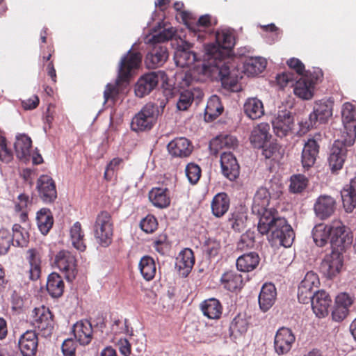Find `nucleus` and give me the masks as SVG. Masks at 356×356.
<instances>
[{"label": "nucleus", "instance_id": "54", "mask_svg": "<svg viewBox=\"0 0 356 356\" xmlns=\"http://www.w3.org/2000/svg\"><path fill=\"white\" fill-rule=\"evenodd\" d=\"M31 204L29 197L25 194L18 195L15 202V210L19 213L20 220L25 222L27 219L28 207Z\"/></svg>", "mask_w": 356, "mask_h": 356}, {"label": "nucleus", "instance_id": "13", "mask_svg": "<svg viewBox=\"0 0 356 356\" xmlns=\"http://www.w3.org/2000/svg\"><path fill=\"white\" fill-rule=\"evenodd\" d=\"M165 74L163 71L152 72L141 76L135 86V94L138 97H143L154 90L160 79L164 80Z\"/></svg>", "mask_w": 356, "mask_h": 356}, {"label": "nucleus", "instance_id": "16", "mask_svg": "<svg viewBox=\"0 0 356 356\" xmlns=\"http://www.w3.org/2000/svg\"><path fill=\"white\" fill-rule=\"evenodd\" d=\"M330 243L332 249L342 250L346 245L352 243V237L346 232V229L340 220H334L330 224Z\"/></svg>", "mask_w": 356, "mask_h": 356}, {"label": "nucleus", "instance_id": "51", "mask_svg": "<svg viewBox=\"0 0 356 356\" xmlns=\"http://www.w3.org/2000/svg\"><path fill=\"white\" fill-rule=\"evenodd\" d=\"M70 240L72 245L77 250L83 252L86 250V245L84 243V234L81 229L80 222H76L71 227L70 231Z\"/></svg>", "mask_w": 356, "mask_h": 356}, {"label": "nucleus", "instance_id": "15", "mask_svg": "<svg viewBox=\"0 0 356 356\" xmlns=\"http://www.w3.org/2000/svg\"><path fill=\"white\" fill-rule=\"evenodd\" d=\"M32 324L42 332L43 335H49L54 327L52 315L49 309L44 306L35 308L33 312Z\"/></svg>", "mask_w": 356, "mask_h": 356}, {"label": "nucleus", "instance_id": "14", "mask_svg": "<svg viewBox=\"0 0 356 356\" xmlns=\"http://www.w3.org/2000/svg\"><path fill=\"white\" fill-rule=\"evenodd\" d=\"M142 59V55L138 52H132L129 50L119 63L118 79L121 81H126L132 75L133 72L137 69Z\"/></svg>", "mask_w": 356, "mask_h": 356}, {"label": "nucleus", "instance_id": "22", "mask_svg": "<svg viewBox=\"0 0 356 356\" xmlns=\"http://www.w3.org/2000/svg\"><path fill=\"white\" fill-rule=\"evenodd\" d=\"M222 172L231 181L235 180L239 175V165L235 156L230 152H225L220 156Z\"/></svg>", "mask_w": 356, "mask_h": 356}, {"label": "nucleus", "instance_id": "23", "mask_svg": "<svg viewBox=\"0 0 356 356\" xmlns=\"http://www.w3.org/2000/svg\"><path fill=\"white\" fill-rule=\"evenodd\" d=\"M336 202L334 199L326 195H320L314 204L316 216L321 219H326L334 212Z\"/></svg>", "mask_w": 356, "mask_h": 356}, {"label": "nucleus", "instance_id": "60", "mask_svg": "<svg viewBox=\"0 0 356 356\" xmlns=\"http://www.w3.org/2000/svg\"><path fill=\"white\" fill-rule=\"evenodd\" d=\"M140 228L145 232L149 234L154 232L158 226L156 218L152 215H147L140 222Z\"/></svg>", "mask_w": 356, "mask_h": 356}, {"label": "nucleus", "instance_id": "31", "mask_svg": "<svg viewBox=\"0 0 356 356\" xmlns=\"http://www.w3.org/2000/svg\"><path fill=\"white\" fill-rule=\"evenodd\" d=\"M38 337L33 331H26L19 340V348L23 356H34L38 348Z\"/></svg>", "mask_w": 356, "mask_h": 356}, {"label": "nucleus", "instance_id": "24", "mask_svg": "<svg viewBox=\"0 0 356 356\" xmlns=\"http://www.w3.org/2000/svg\"><path fill=\"white\" fill-rule=\"evenodd\" d=\"M321 136V134H318L315 136L316 139L309 138L305 143L302 152V164L304 168L308 169L314 164L319 149L317 140L320 139Z\"/></svg>", "mask_w": 356, "mask_h": 356}, {"label": "nucleus", "instance_id": "7", "mask_svg": "<svg viewBox=\"0 0 356 356\" xmlns=\"http://www.w3.org/2000/svg\"><path fill=\"white\" fill-rule=\"evenodd\" d=\"M181 17L189 30V35L197 40H202L207 33V29L211 26L209 15H202L196 21L190 13L183 11Z\"/></svg>", "mask_w": 356, "mask_h": 356}, {"label": "nucleus", "instance_id": "50", "mask_svg": "<svg viewBox=\"0 0 356 356\" xmlns=\"http://www.w3.org/2000/svg\"><path fill=\"white\" fill-rule=\"evenodd\" d=\"M138 268L143 277L147 280H152L156 273V267L154 260L149 256H144L140 259Z\"/></svg>", "mask_w": 356, "mask_h": 356}, {"label": "nucleus", "instance_id": "1", "mask_svg": "<svg viewBox=\"0 0 356 356\" xmlns=\"http://www.w3.org/2000/svg\"><path fill=\"white\" fill-rule=\"evenodd\" d=\"M270 193L267 188H259L253 198L252 210L259 219L258 231L263 235L268 234L270 241L275 245L290 247L294 239L293 231L286 220L277 216V211L270 207Z\"/></svg>", "mask_w": 356, "mask_h": 356}, {"label": "nucleus", "instance_id": "45", "mask_svg": "<svg viewBox=\"0 0 356 356\" xmlns=\"http://www.w3.org/2000/svg\"><path fill=\"white\" fill-rule=\"evenodd\" d=\"M36 221L39 230L43 235H46L52 227L54 223L53 216L49 209L42 208L38 211Z\"/></svg>", "mask_w": 356, "mask_h": 356}, {"label": "nucleus", "instance_id": "21", "mask_svg": "<svg viewBox=\"0 0 356 356\" xmlns=\"http://www.w3.org/2000/svg\"><path fill=\"white\" fill-rule=\"evenodd\" d=\"M37 189L40 197L44 202H52L57 197L54 181L48 175H43L38 178Z\"/></svg>", "mask_w": 356, "mask_h": 356}, {"label": "nucleus", "instance_id": "30", "mask_svg": "<svg viewBox=\"0 0 356 356\" xmlns=\"http://www.w3.org/2000/svg\"><path fill=\"white\" fill-rule=\"evenodd\" d=\"M277 291L275 285L272 283L264 284L259 295V305L260 309L267 312L275 302Z\"/></svg>", "mask_w": 356, "mask_h": 356}, {"label": "nucleus", "instance_id": "42", "mask_svg": "<svg viewBox=\"0 0 356 356\" xmlns=\"http://www.w3.org/2000/svg\"><path fill=\"white\" fill-rule=\"evenodd\" d=\"M229 198L225 193H218L214 196L211 202L213 214L216 217L222 216L229 209Z\"/></svg>", "mask_w": 356, "mask_h": 356}, {"label": "nucleus", "instance_id": "17", "mask_svg": "<svg viewBox=\"0 0 356 356\" xmlns=\"http://www.w3.org/2000/svg\"><path fill=\"white\" fill-rule=\"evenodd\" d=\"M295 341L296 337L291 329L285 327L280 328L275 336V352L279 355L287 353L291 349Z\"/></svg>", "mask_w": 356, "mask_h": 356}, {"label": "nucleus", "instance_id": "33", "mask_svg": "<svg viewBox=\"0 0 356 356\" xmlns=\"http://www.w3.org/2000/svg\"><path fill=\"white\" fill-rule=\"evenodd\" d=\"M314 85L315 83L310 78L301 76L294 85V94L302 99H311L314 96Z\"/></svg>", "mask_w": 356, "mask_h": 356}, {"label": "nucleus", "instance_id": "26", "mask_svg": "<svg viewBox=\"0 0 356 356\" xmlns=\"http://www.w3.org/2000/svg\"><path fill=\"white\" fill-rule=\"evenodd\" d=\"M152 48L147 54L145 64L148 68L161 66L168 57L165 47L159 44H150Z\"/></svg>", "mask_w": 356, "mask_h": 356}, {"label": "nucleus", "instance_id": "6", "mask_svg": "<svg viewBox=\"0 0 356 356\" xmlns=\"http://www.w3.org/2000/svg\"><path fill=\"white\" fill-rule=\"evenodd\" d=\"M94 234L97 243L103 247L108 246L112 241L113 223L111 216L107 211H101L96 218Z\"/></svg>", "mask_w": 356, "mask_h": 356}, {"label": "nucleus", "instance_id": "63", "mask_svg": "<svg viewBox=\"0 0 356 356\" xmlns=\"http://www.w3.org/2000/svg\"><path fill=\"white\" fill-rule=\"evenodd\" d=\"M76 344L71 339L65 340L62 344V351L64 356H75Z\"/></svg>", "mask_w": 356, "mask_h": 356}, {"label": "nucleus", "instance_id": "62", "mask_svg": "<svg viewBox=\"0 0 356 356\" xmlns=\"http://www.w3.org/2000/svg\"><path fill=\"white\" fill-rule=\"evenodd\" d=\"M353 298L347 293H340L335 299V304L341 307L349 309L353 304Z\"/></svg>", "mask_w": 356, "mask_h": 356}, {"label": "nucleus", "instance_id": "61", "mask_svg": "<svg viewBox=\"0 0 356 356\" xmlns=\"http://www.w3.org/2000/svg\"><path fill=\"white\" fill-rule=\"evenodd\" d=\"M13 156L11 150L7 147L5 138H0V161L9 163L13 160Z\"/></svg>", "mask_w": 356, "mask_h": 356}, {"label": "nucleus", "instance_id": "19", "mask_svg": "<svg viewBox=\"0 0 356 356\" xmlns=\"http://www.w3.org/2000/svg\"><path fill=\"white\" fill-rule=\"evenodd\" d=\"M314 313L318 318H323L329 313L331 298L325 291H318L310 299Z\"/></svg>", "mask_w": 356, "mask_h": 356}, {"label": "nucleus", "instance_id": "32", "mask_svg": "<svg viewBox=\"0 0 356 356\" xmlns=\"http://www.w3.org/2000/svg\"><path fill=\"white\" fill-rule=\"evenodd\" d=\"M74 337L83 346L88 345L92 339V327L88 321L76 322L72 328Z\"/></svg>", "mask_w": 356, "mask_h": 356}, {"label": "nucleus", "instance_id": "40", "mask_svg": "<svg viewBox=\"0 0 356 356\" xmlns=\"http://www.w3.org/2000/svg\"><path fill=\"white\" fill-rule=\"evenodd\" d=\"M237 145L236 138L230 135H220L213 138L209 144V148L214 154L220 150L227 148H234Z\"/></svg>", "mask_w": 356, "mask_h": 356}, {"label": "nucleus", "instance_id": "35", "mask_svg": "<svg viewBox=\"0 0 356 356\" xmlns=\"http://www.w3.org/2000/svg\"><path fill=\"white\" fill-rule=\"evenodd\" d=\"M341 193L346 211L351 213L356 207V176L343 188Z\"/></svg>", "mask_w": 356, "mask_h": 356}, {"label": "nucleus", "instance_id": "27", "mask_svg": "<svg viewBox=\"0 0 356 356\" xmlns=\"http://www.w3.org/2000/svg\"><path fill=\"white\" fill-rule=\"evenodd\" d=\"M270 130V124L266 122H261L253 127L250 140L254 147L261 148L270 140L271 138Z\"/></svg>", "mask_w": 356, "mask_h": 356}, {"label": "nucleus", "instance_id": "56", "mask_svg": "<svg viewBox=\"0 0 356 356\" xmlns=\"http://www.w3.org/2000/svg\"><path fill=\"white\" fill-rule=\"evenodd\" d=\"M290 190L294 193H301L307 186L308 180L302 175H295L291 177Z\"/></svg>", "mask_w": 356, "mask_h": 356}, {"label": "nucleus", "instance_id": "43", "mask_svg": "<svg viewBox=\"0 0 356 356\" xmlns=\"http://www.w3.org/2000/svg\"><path fill=\"white\" fill-rule=\"evenodd\" d=\"M26 258L30 264L29 277L32 280H36L40 275V254L36 249H29L27 251Z\"/></svg>", "mask_w": 356, "mask_h": 356}, {"label": "nucleus", "instance_id": "47", "mask_svg": "<svg viewBox=\"0 0 356 356\" xmlns=\"http://www.w3.org/2000/svg\"><path fill=\"white\" fill-rule=\"evenodd\" d=\"M47 290L54 298L60 297L64 291V282L56 273H51L47 278Z\"/></svg>", "mask_w": 356, "mask_h": 356}, {"label": "nucleus", "instance_id": "57", "mask_svg": "<svg viewBox=\"0 0 356 356\" xmlns=\"http://www.w3.org/2000/svg\"><path fill=\"white\" fill-rule=\"evenodd\" d=\"M185 172L191 184H197L201 176L200 168L194 163H190L186 166Z\"/></svg>", "mask_w": 356, "mask_h": 356}, {"label": "nucleus", "instance_id": "37", "mask_svg": "<svg viewBox=\"0 0 356 356\" xmlns=\"http://www.w3.org/2000/svg\"><path fill=\"white\" fill-rule=\"evenodd\" d=\"M149 200L156 208H166L170 204L169 191L166 188H153L149 192Z\"/></svg>", "mask_w": 356, "mask_h": 356}, {"label": "nucleus", "instance_id": "52", "mask_svg": "<svg viewBox=\"0 0 356 356\" xmlns=\"http://www.w3.org/2000/svg\"><path fill=\"white\" fill-rule=\"evenodd\" d=\"M248 321L245 316H236L231 323L230 332L232 336L237 338L244 334L248 329Z\"/></svg>", "mask_w": 356, "mask_h": 356}, {"label": "nucleus", "instance_id": "29", "mask_svg": "<svg viewBox=\"0 0 356 356\" xmlns=\"http://www.w3.org/2000/svg\"><path fill=\"white\" fill-rule=\"evenodd\" d=\"M168 149L172 156L184 158L191 154L193 147L187 138L180 137L170 141L168 145Z\"/></svg>", "mask_w": 356, "mask_h": 356}, {"label": "nucleus", "instance_id": "11", "mask_svg": "<svg viewBox=\"0 0 356 356\" xmlns=\"http://www.w3.org/2000/svg\"><path fill=\"white\" fill-rule=\"evenodd\" d=\"M340 250L332 249L323 259L320 270L327 278H332L338 275L343 266V256Z\"/></svg>", "mask_w": 356, "mask_h": 356}, {"label": "nucleus", "instance_id": "64", "mask_svg": "<svg viewBox=\"0 0 356 356\" xmlns=\"http://www.w3.org/2000/svg\"><path fill=\"white\" fill-rule=\"evenodd\" d=\"M348 313V309L335 304L334 310L332 313V318L335 321H341L346 317Z\"/></svg>", "mask_w": 356, "mask_h": 356}, {"label": "nucleus", "instance_id": "58", "mask_svg": "<svg viewBox=\"0 0 356 356\" xmlns=\"http://www.w3.org/2000/svg\"><path fill=\"white\" fill-rule=\"evenodd\" d=\"M254 245V232L248 231L243 234L237 243V249L243 251L253 248Z\"/></svg>", "mask_w": 356, "mask_h": 356}, {"label": "nucleus", "instance_id": "9", "mask_svg": "<svg viewBox=\"0 0 356 356\" xmlns=\"http://www.w3.org/2000/svg\"><path fill=\"white\" fill-rule=\"evenodd\" d=\"M191 44L182 41L178 44L174 55V60L177 67L185 68L195 66L197 64L201 65L203 59L197 58L194 51L191 50Z\"/></svg>", "mask_w": 356, "mask_h": 356}, {"label": "nucleus", "instance_id": "36", "mask_svg": "<svg viewBox=\"0 0 356 356\" xmlns=\"http://www.w3.org/2000/svg\"><path fill=\"white\" fill-rule=\"evenodd\" d=\"M32 141L30 137L25 134H19L16 136L15 149L17 157L26 162L29 160L31 156Z\"/></svg>", "mask_w": 356, "mask_h": 356}, {"label": "nucleus", "instance_id": "28", "mask_svg": "<svg viewBox=\"0 0 356 356\" xmlns=\"http://www.w3.org/2000/svg\"><path fill=\"white\" fill-rule=\"evenodd\" d=\"M195 263L193 251L185 248L179 252L176 258L175 266L182 277H187Z\"/></svg>", "mask_w": 356, "mask_h": 356}, {"label": "nucleus", "instance_id": "12", "mask_svg": "<svg viewBox=\"0 0 356 356\" xmlns=\"http://www.w3.org/2000/svg\"><path fill=\"white\" fill-rule=\"evenodd\" d=\"M55 264L67 281L72 282L75 278L77 273L76 260L71 252L66 250L60 251L56 255Z\"/></svg>", "mask_w": 356, "mask_h": 356}, {"label": "nucleus", "instance_id": "10", "mask_svg": "<svg viewBox=\"0 0 356 356\" xmlns=\"http://www.w3.org/2000/svg\"><path fill=\"white\" fill-rule=\"evenodd\" d=\"M342 122L346 132L342 136L347 138L348 145H353L356 137V108L350 103L343 104L341 111Z\"/></svg>", "mask_w": 356, "mask_h": 356}, {"label": "nucleus", "instance_id": "44", "mask_svg": "<svg viewBox=\"0 0 356 356\" xmlns=\"http://www.w3.org/2000/svg\"><path fill=\"white\" fill-rule=\"evenodd\" d=\"M267 62L261 57H252L247 59L243 65V71L248 76H255L263 72Z\"/></svg>", "mask_w": 356, "mask_h": 356}, {"label": "nucleus", "instance_id": "20", "mask_svg": "<svg viewBox=\"0 0 356 356\" xmlns=\"http://www.w3.org/2000/svg\"><path fill=\"white\" fill-rule=\"evenodd\" d=\"M272 123L273 131L276 136L282 138L288 135L291 131L293 118L291 112L280 111Z\"/></svg>", "mask_w": 356, "mask_h": 356}, {"label": "nucleus", "instance_id": "41", "mask_svg": "<svg viewBox=\"0 0 356 356\" xmlns=\"http://www.w3.org/2000/svg\"><path fill=\"white\" fill-rule=\"evenodd\" d=\"M259 257L256 252H250L240 256L236 260L237 269L241 272L254 270L259 264Z\"/></svg>", "mask_w": 356, "mask_h": 356}, {"label": "nucleus", "instance_id": "55", "mask_svg": "<svg viewBox=\"0 0 356 356\" xmlns=\"http://www.w3.org/2000/svg\"><path fill=\"white\" fill-rule=\"evenodd\" d=\"M263 155L266 159L272 160H279L282 157L283 150L282 147L276 143H270L268 146H263Z\"/></svg>", "mask_w": 356, "mask_h": 356}, {"label": "nucleus", "instance_id": "18", "mask_svg": "<svg viewBox=\"0 0 356 356\" xmlns=\"http://www.w3.org/2000/svg\"><path fill=\"white\" fill-rule=\"evenodd\" d=\"M319 284V279L315 273L307 272L301 281L298 291V298L300 302H308L312 298V296L314 293L312 290L314 287H318Z\"/></svg>", "mask_w": 356, "mask_h": 356}, {"label": "nucleus", "instance_id": "38", "mask_svg": "<svg viewBox=\"0 0 356 356\" xmlns=\"http://www.w3.org/2000/svg\"><path fill=\"white\" fill-rule=\"evenodd\" d=\"M203 314L210 319H218L222 313V306L216 298H209L201 304Z\"/></svg>", "mask_w": 356, "mask_h": 356}, {"label": "nucleus", "instance_id": "48", "mask_svg": "<svg viewBox=\"0 0 356 356\" xmlns=\"http://www.w3.org/2000/svg\"><path fill=\"white\" fill-rule=\"evenodd\" d=\"M223 107L220 98L217 95H212L208 100L204 111L207 121H212L218 117L222 112Z\"/></svg>", "mask_w": 356, "mask_h": 356}, {"label": "nucleus", "instance_id": "59", "mask_svg": "<svg viewBox=\"0 0 356 356\" xmlns=\"http://www.w3.org/2000/svg\"><path fill=\"white\" fill-rule=\"evenodd\" d=\"M12 243V237L10 232L6 229H0V254H5L9 250Z\"/></svg>", "mask_w": 356, "mask_h": 356}, {"label": "nucleus", "instance_id": "39", "mask_svg": "<svg viewBox=\"0 0 356 356\" xmlns=\"http://www.w3.org/2000/svg\"><path fill=\"white\" fill-rule=\"evenodd\" d=\"M203 95V92L200 88H193V90H185L179 95L177 107L179 111H186L194 99H202Z\"/></svg>", "mask_w": 356, "mask_h": 356}, {"label": "nucleus", "instance_id": "3", "mask_svg": "<svg viewBox=\"0 0 356 356\" xmlns=\"http://www.w3.org/2000/svg\"><path fill=\"white\" fill-rule=\"evenodd\" d=\"M216 43L207 44L204 47V54L203 57L207 55V49L209 47H213L216 51L212 52L210 56L209 63L213 65H218L220 67H227L230 73L235 76L230 70V66L228 62L225 61V57L229 54L230 49L234 45V37L232 31L227 29H222L217 31L216 33Z\"/></svg>", "mask_w": 356, "mask_h": 356}, {"label": "nucleus", "instance_id": "8", "mask_svg": "<svg viewBox=\"0 0 356 356\" xmlns=\"http://www.w3.org/2000/svg\"><path fill=\"white\" fill-rule=\"evenodd\" d=\"M341 139L334 141L328 158L329 166L332 172L341 170L347 156L348 148L353 145H348L347 138L341 136Z\"/></svg>", "mask_w": 356, "mask_h": 356}, {"label": "nucleus", "instance_id": "4", "mask_svg": "<svg viewBox=\"0 0 356 356\" xmlns=\"http://www.w3.org/2000/svg\"><path fill=\"white\" fill-rule=\"evenodd\" d=\"M334 101L332 98H325L314 103L313 112L309 115L307 121L299 123L300 131L303 134L316 126L318 122L325 124L328 122L333 114Z\"/></svg>", "mask_w": 356, "mask_h": 356}, {"label": "nucleus", "instance_id": "34", "mask_svg": "<svg viewBox=\"0 0 356 356\" xmlns=\"http://www.w3.org/2000/svg\"><path fill=\"white\" fill-rule=\"evenodd\" d=\"M243 109L245 115L251 120L259 119L264 115L263 102L257 97L246 99Z\"/></svg>", "mask_w": 356, "mask_h": 356}, {"label": "nucleus", "instance_id": "2", "mask_svg": "<svg viewBox=\"0 0 356 356\" xmlns=\"http://www.w3.org/2000/svg\"><path fill=\"white\" fill-rule=\"evenodd\" d=\"M207 51V55L203 57L201 65L197 64L189 70L175 74V80L178 86L183 89L189 88L188 90H193V88H198L195 86L196 83L203 82L211 79L220 81L224 88L234 90L238 82L237 77L234 76L227 67H220L218 65H211L209 55L216 51L215 47H209Z\"/></svg>", "mask_w": 356, "mask_h": 356}, {"label": "nucleus", "instance_id": "5", "mask_svg": "<svg viewBox=\"0 0 356 356\" xmlns=\"http://www.w3.org/2000/svg\"><path fill=\"white\" fill-rule=\"evenodd\" d=\"M159 115V108L155 104H146L133 118L131 123V129L136 132L150 130Z\"/></svg>", "mask_w": 356, "mask_h": 356}, {"label": "nucleus", "instance_id": "46", "mask_svg": "<svg viewBox=\"0 0 356 356\" xmlns=\"http://www.w3.org/2000/svg\"><path fill=\"white\" fill-rule=\"evenodd\" d=\"M221 282L227 290L235 291L242 287L243 279L241 274L234 271H229L222 275Z\"/></svg>", "mask_w": 356, "mask_h": 356}, {"label": "nucleus", "instance_id": "25", "mask_svg": "<svg viewBox=\"0 0 356 356\" xmlns=\"http://www.w3.org/2000/svg\"><path fill=\"white\" fill-rule=\"evenodd\" d=\"M159 30H154L153 33L147 35L145 38L147 44H159L172 40L176 35L177 30L168 24L159 25Z\"/></svg>", "mask_w": 356, "mask_h": 356}, {"label": "nucleus", "instance_id": "53", "mask_svg": "<svg viewBox=\"0 0 356 356\" xmlns=\"http://www.w3.org/2000/svg\"><path fill=\"white\" fill-rule=\"evenodd\" d=\"M11 237L13 244L15 243L17 246L24 247L26 245L29 236L24 228L19 224H15L13 226V236Z\"/></svg>", "mask_w": 356, "mask_h": 356}, {"label": "nucleus", "instance_id": "49", "mask_svg": "<svg viewBox=\"0 0 356 356\" xmlns=\"http://www.w3.org/2000/svg\"><path fill=\"white\" fill-rule=\"evenodd\" d=\"M330 225L323 223L316 225L312 230V237L314 243L320 247L325 245L330 240Z\"/></svg>", "mask_w": 356, "mask_h": 356}]
</instances>
